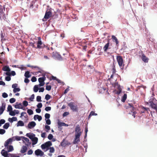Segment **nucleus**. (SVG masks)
Masks as SVG:
<instances>
[{
  "label": "nucleus",
  "mask_w": 157,
  "mask_h": 157,
  "mask_svg": "<svg viewBox=\"0 0 157 157\" xmlns=\"http://www.w3.org/2000/svg\"><path fill=\"white\" fill-rule=\"evenodd\" d=\"M46 124L48 125H50L51 124V121L49 119H45Z\"/></svg>",
  "instance_id": "51"
},
{
  "label": "nucleus",
  "mask_w": 157,
  "mask_h": 157,
  "mask_svg": "<svg viewBox=\"0 0 157 157\" xmlns=\"http://www.w3.org/2000/svg\"><path fill=\"white\" fill-rule=\"evenodd\" d=\"M149 104L150 103H157V100L153 96H151L148 101Z\"/></svg>",
  "instance_id": "15"
},
{
  "label": "nucleus",
  "mask_w": 157,
  "mask_h": 157,
  "mask_svg": "<svg viewBox=\"0 0 157 157\" xmlns=\"http://www.w3.org/2000/svg\"><path fill=\"white\" fill-rule=\"evenodd\" d=\"M35 155L37 156H42L44 155V152L40 149H37L34 152Z\"/></svg>",
  "instance_id": "10"
},
{
  "label": "nucleus",
  "mask_w": 157,
  "mask_h": 157,
  "mask_svg": "<svg viewBox=\"0 0 157 157\" xmlns=\"http://www.w3.org/2000/svg\"><path fill=\"white\" fill-rule=\"evenodd\" d=\"M81 128L79 125L78 124L76 125L75 128V135L77 134V133H79L81 135Z\"/></svg>",
  "instance_id": "14"
},
{
  "label": "nucleus",
  "mask_w": 157,
  "mask_h": 157,
  "mask_svg": "<svg viewBox=\"0 0 157 157\" xmlns=\"http://www.w3.org/2000/svg\"><path fill=\"white\" fill-rule=\"evenodd\" d=\"M117 60L120 67L123 68L124 65L123 64V59L122 57L120 56H117Z\"/></svg>",
  "instance_id": "5"
},
{
  "label": "nucleus",
  "mask_w": 157,
  "mask_h": 157,
  "mask_svg": "<svg viewBox=\"0 0 157 157\" xmlns=\"http://www.w3.org/2000/svg\"><path fill=\"white\" fill-rule=\"evenodd\" d=\"M149 105L152 109L157 111V103H150Z\"/></svg>",
  "instance_id": "19"
},
{
  "label": "nucleus",
  "mask_w": 157,
  "mask_h": 157,
  "mask_svg": "<svg viewBox=\"0 0 157 157\" xmlns=\"http://www.w3.org/2000/svg\"><path fill=\"white\" fill-rule=\"evenodd\" d=\"M50 151L49 152L50 153H53L54 152L55 149L53 147H49Z\"/></svg>",
  "instance_id": "49"
},
{
  "label": "nucleus",
  "mask_w": 157,
  "mask_h": 157,
  "mask_svg": "<svg viewBox=\"0 0 157 157\" xmlns=\"http://www.w3.org/2000/svg\"><path fill=\"white\" fill-rule=\"evenodd\" d=\"M48 125H45V128L46 129V131L47 132H48L50 129V126Z\"/></svg>",
  "instance_id": "42"
},
{
  "label": "nucleus",
  "mask_w": 157,
  "mask_h": 157,
  "mask_svg": "<svg viewBox=\"0 0 157 157\" xmlns=\"http://www.w3.org/2000/svg\"><path fill=\"white\" fill-rule=\"evenodd\" d=\"M14 138V137H12L11 138H10L7 140L5 142L4 144V146L6 147H7L8 146V144H9L11 143L13 140H13Z\"/></svg>",
  "instance_id": "11"
},
{
  "label": "nucleus",
  "mask_w": 157,
  "mask_h": 157,
  "mask_svg": "<svg viewBox=\"0 0 157 157\" xmlns=\"http://www.w3.org/2000/svg\"><path fill=\"white\" fill-rule=\"evenodd\" d=\"M6 132L5 130L3 129L0 128V134L3 135Z\"/></svg>",
  "instance_id": "52"
},
{
  "label": "nucleus",
  "mask_w": 157,
  "mask_h": 157,
  "mask_svg": "<svg viewBox=\"0 0 157 157\" xmlns=\"http://www.w3.org/2000/svg\"><path fill=\"white\" fill-rule=\"evenodd\" d=\"M44 117L45 119H49L50 117V115L49 113H46L45 114Z\"/></svg>",
  "instance_id": "45"
},
{
  "label": "nucleus",
  "mask_w": 157,
  "mask_h": 157,
  "mask_svg": "<svg viewBox=\"0 0 157 157\" xmlns=\"http://www.w3.org/2000/svg\"><path fill=\"white\" fill-rule=\"evenodd\" d=\"M52 86L51 85H47L46 87V90L48 91H50L51 90Z\"/></svg>",
  "instance_id": "54"
},
{
  "label": "nucleus",
  "mask_w": 157,
  "mask_h": 157,
  "mask_svg": "<svg viewBox=\"0 0 157 157\" xmlns=\"http://www.w3.org/2000/svg\"><path fill=\"white\" fill-rule=\"evenodd\" d=\"M71 143L69 142L67 140H66L65 139H63L60 143V145L63 147H65L67 145H71Z\"/></svg>",
  "instance_id": "7"
},
{
  "label": "nucleus",
  "mask_w": 157,
  "mask_h": 157,
  "mask_svg": "<svg viewBox=\"0 0 157 157\" xmlns=\"http://www.w3.org/2000/svg\"><path fill=\"white\" fill-rule=\"evenodd\" d=\"M127 98V95L126 94H124L122 97L121 99V101L123 102H125Z\"/></svg>",
  "instance_id": "30"
},
{
  "label": "nucleus",
  "mask_w": 157,
  "mask_h": 157,
  "mask_svg": "<svg viewBox=\"0 0 157 157\" xmlns=\"http://www.w3.org/2000/svg\"><path fill=\"white\" fill-rule=\"evenodd\" d=\"M16 100L15 98H12L10 99L9 101L10 103H13L15 102Z\"/></svg>",
  "instance_id": "47"
},
{
  "label": "nucleus",
  "mask_w": 157,
  "mask_h": 157,
  "mask_svg": "<svg viewBox=\"0 0 157 157\" xmlns=\"http://www.w3.org/2000/svg\"><path fill=\"white\" fill-rule=\"evenodd\" d=\"M51 8L50 9L48 10L45 13L44 18L45 19H48L52 15V13L51 11Z\"/></svg>",
  "instance_id": "9"
},
{
  "label": "nucleus",
  "mask_w": 157,
  "mask_h": 157,
  "mask_svg": "<svg viewBox=\"0 0 157 157\" xmlns=\"http://www.w3.org/2000/svg\"><path fill=\"white\" fill-rule=\"evenodd\" d=\"M2 70L3 71L6 72H10L11 71V69L8 65H6L3 66L2 68Z\"/></svg>",
  "instance_id": "16"
},
{
  "label": "nucleus",
  "mask_w": 157,
  "mask_h": 157,
  "mask_svg": "<svg viewBox=\"0 0 157 157\" xmlns=\"http://www.w3.org/2000/svg\"><path fill=\"white\" fill-rule=\"evenodd\" d=\"M22 137V139L25 140L27 142H28L29 144H26V145L27 146H29V145H30L31 144V142H29V140L27 138L25 137L24 136H23Z\"/></svg>",
  "instance_id": "31"
},
{
  "label": "nucleus",
  "mask_w": 157,
  "mask_h": 157,
  "mask_svg": "<svg viewBox=\"0 0 157 157\" xmlns=\"http://www.w3.org/2000/svg\"><path fill=\"white\" fill-rule=\"evenodd\" d=\"M80 134L79 133H77V134L75 135V139L73 142V144H77L80 141Z\"/></svg>",
  "instance_id": "6"
},
{
  "label": "nucleus",
  "mask_w": 157,
  "mask_h": 157,
  "mask_svg": "<svg viewBox=\"0 0 157 157\" xmlns=\"http://www.w3.org/2000/svg\"><path fill=\"white\" fill-rule=\"evenodd\" d=\"M16 109H23L22 105L21 103H18L17 102L16 103V104L14 106Z\"/></svg>",
  "instance_id": "18"
},
{
  "label": "nucleus",
  "mask_w": 157,
  "mask_h": 157,
  "mask_svg": "<svg viewBox=\"0 0 157 157\" xmlns=\"http://www.w3.org/2000/svg\"><path fill=\"white\" fill-rule=\"evenodd\" d=\"M40 38V37H39ZM42 43L40 40H38L37 42V46L36 47V48H41V45L42 44Z\"/></svg>",
  "instance_id": "28"
},
{
  "label": "nucleus",
  "mask_w": 157,
  "mask_h": 157,
  "mask_svg": "<svg viewBox=\"0 0 157 157\" xmlns=\"http://www.w3.org/2000/svg\"><path fill=\"white\" fill-rule=\"evenodd\" d=\"M35 0H33L30 3V6H29V9H32L33 8V5L35 3Z\"/></svg>",
  "instance_id": "36"
},
{
  "label": "nucleus",
  "mask_w": 157,
  "mask_h": 157,
  "mask_svg": "<svg viewBox=\"0 0 157 157\" xmlns=\"http://www.w3.org/2000/svg\"><path fill=\"white\" fill-rule=\"evenodd\" d=\"M53 138V135L51 134H50L48 135V139L50 140H52Z\"/></svg>",
  "instance_id": "50"
},
{
  "label": "nucleus",
  "mask_w": 157,
  "mask_h": 157,
  "mask_svg": "<svg viewBox=\"0 0 157 157\" xmlns=\"http://www.w3.org/2000/svg\"><path fill=\"white\" fill-rule=\"evenodd\" d=\"M7 148H8L7 151L9 152L12 151L14 150L13 147L12 145L8 146Z\"/></svg>",
  "instance_id": "32"
},
{
  "label": "nucleus",
  "mask_w": 157,
  "mask_h": 157,
  "mask_svg": "<svg viewBox=\"0 0 157 157\" xmlns=\"http://www.w3.org/2000/svg\"><path fill=\"white\" fill-rule=\"evenodd\" d=\"M24 76L26 78H29L31 76V75L30 74V72L28 71H26L24 74Z\"/></svg>",
  "instance_id": "29"
},
{
  "label": "nucleus",
  "mask_w": 157,
  "mask_h": 157,
  "mask_svg": "<svg viewBox=\"0 0 157 157\" xmlns=\"http://www.w3.org/2000/svg\"><path fill=\"white\" fill-rule=\"evenodd\" d=\"M52 145L51 142L50 141H47L41 146V147L42 150H44L45 152L47 151L49 149V147Z\"/></svg>",
  "instance_id": "2"
},
{
  "label": "nucleus",
  "mask_w": 157,
  "mask_h": 157,
  "mask_svg": "<svg viewBox=\"0 0 157 157\" xmlns=\"http://www.w3.org/2000/svg\"><path fill=\"white\" fill-rule=\"evenodd\" d=\"M36 107L38 108H41L42 107V104L40 102L38 103L36 105Z\"/></svg>",
  "instance_id": "55"
},
{
  "label": "nucleus",
  "mask_w": 157,
  "mask_h": 157,
  "mask_svg": "<svg viewBox=\"0 0 157 157\" xmlns=\"http://www.w3.org/2000/svg\"><path fill=\"white\" fill-rule=\"evenodd\" d=\"M20 90V89L19 88L17 87L15 89H13V91L14 93H16L17 92H19Z\"/></svg>",
  "instance_id": "46"
},
{
  "label": "nucleus",
  "mask_w": 157,
  "mask_h": 157,
  "mask_svg": "<svg viewBox=\"0 0 157 157\" xmlns=\"http://www.w3.org/2000/svg\"><path fill=\"white\" fill-rule=\"evenodd\" d=\"M9 155L11 157H20L19 156H16V155L13 154H9Z\"/></svg>",
  "instance_id": "64"
},
{
  "label": "nucleus",
  "mask_w": 157,
  "mask_h": 157,
  "mask_svg": "<svg viewBox=\"0 0 157 157\" xmlns=\"http://www.w3.org/2000/svg\"><path fill=\"white\" fill-rule=\"evenodd\" d=\"M6 104L5 102L2 103L1 106V107L0 109L4 110L6 108Z\"/></svg>",
  "instance_id": "37"
},
{
  "label": "nucleus",
  "mask_w": 157,
  "mask_h": 157,
  "mask_svg": "<svg viewBox=\"0 0 157 157\" xmlns=\"http://www.w3.org/2000/svg\"><path fill=\"white\" fill-rule=\"evenodd\" d=\"M26 136L31 140L35 136V135L34 134L31 133H27L26 134Z\"/></svg>",
  "instance_id": "21"
},
{
  "label": "nucleus",
  "mask_w": 157,
  "mask_h": 157,
  "mask_svg": "<svg viewBox=\"0 0 157 157\" xmlns=\"http://www.w3.org/2000/svg\"><path fill=\"white\" fill-rule=\"evenodd\" d=\"M24 125V123L21 120L18 121L17 123L16 124V126L17 127L23 126Z\"/></svg>",
  "instance_id": "25"
},
{
  "label": "nucleus",
  "mask_w": 157,
  "mask_h": 157,
  "mask_svg": "<svg viewBox=\"0 0 157 157\" xmlns=\"http://www.w3.org/2000/svg\"><path fill=\"white\" fill-rule=\"evenodd\" d=\"M9 115L10 116H15V113L13 110H12L9 112Z\"/></svg>",
  "instance_id": "56"
},
{
  "label": "nucleus",
  "mask_w": 157,
  "mask_h": 157,
  "mask_svg": "<svg viewBox=\"0 0 157 157\" xmlns=\"http://www.w3.org/2000/svg\"><path fill=\"white\" fill-rule=\"evenodd\" d=\"M51 98V96L49 94H47L45 95V99L47 100H48Z\"/></svg>",
  "instance_id": "43"
},
{
  "label": "nucleus",
  "mask_w": 157,
  "mask_h": 157,
  "mask_svg": "<svg viewBox=\"0 0 157 157\" xmlns=\"http://www.w3.org/2000/svg\"><path fill=\"white\" fill-rule=\"evenodd\" d=\"M18 86V84L17 83L13 84L12 86V87L13 89H15L17 88Z\"/></svg>",
  "instance_id": "60"
},
{
  "label": "nucleus",
  "mask_w": 157,
  "mask_h": 157,
  "mask_svg": "<svg viewBox=\"0 0 157 157\" xmlns=\"http://www.w3.org/2000/svg\"><path fill=\"white\" fill-rule=\"evenodd\" d=\"M64 122H60L59 120L58 122V127H61L62 126H64Z\"/></svg>",
  "instance_id": "38"
},
{
  "label": "nucleus",
  "mask_w": 157,
  "mask_h": 157,
  "mask_svg": "<svg viewBox=\"0 0 157 157\" xmlns=\"http://www.w3.org/2000/svg\"><path fill=\"white\" fill-rule=\"evenodd\" d=\"M51 107L50 106L46 107L45 108V110L46 111H48L51 110Z\"/></svg>",
  "instance_id": "59"
},
{
  "label": "nucleus",
  "mask_w": 157,
  "mask_h": 157,
  "mask_svg": "<svg viewBox=\"0 0 157 157\" xmlns=\"http://www.w3.org/2000/svg\"><path fill=\"white\" fill-rule=\"evenodd\" d=\"M23 136H13L14 138H15V140H16L17 141H20L21 140V139H22V137Z\"/></svg>",
  "instance_id": "35"
},
{
  "label": "nucleus",
  "mask_w": 157,
  "mask_h": 157,
  "mask_svg": "<svg viewBox=\"0 0 157 157\" xmlns=\"http://www.w3.org/2000/svg\"><path fill=\"white\" fill-rule=\"evenodd\" d=\"M35 95L34 94H32L29 98V100L30 101H33V100L34 98Z\"/></svg>",
  "instance_id": "58"
},
{
  "label": "nucleus",
  "mask_w": 157,
  "mask_h": 157,
  "mask_svg": "<svg viewBox=\"0 0 157 157\" xmlns=\"http://www.w3.org/2000/svg\"><path fill=\"white\" fill-rule=\"evenodd\" d=\"M22 104L24 106L26 107L28 105V103L27 101L25 100L23 101Z\"/></svg>",
  "instance_id": "41"
},
{
  "label": "nucleus",
  "mask_w": 157,
  "mask_h": 157,
  "mask_svg": "<svg viewBox=\"0 0 157 157\" xmlns=\"http://www.w3.org/2000/svg\"><path fill=\"white\" fill-rule=\"evenodd\" d=\"M37 80L35 76H33L31 78V81L33 82H35Z\"/></svg>",
  "instance_id": "57"
},
{
  "label": "nucleus",
  "mask_w": 157,
  "mask_h": 157,
  "mask_svg": "<svg viewBox=\"0 0 157 157\" xmlns=\"http://www.w3.org/2000/svg\"><path fill=\"white\" fill-rule=\"evenodd\" d=\"M36 123L35 121H30L29 122L28 125L26 126V127L29 129H31L34 128L36 125Z\"/></svg>",
  "instance_id": "8"
},
{
  "label": "nucleus",
  "mask_w": 157,
  "mask_h": 157,
  "mask_svg": "<svg viewBox=\"0 0 157 157\" xmlns=\"http://www.w3.org/2000/svg\"><path fill=\"white\" fill-rule=\"evenodd\" d=\"M27 150V147L25 146H23L22 147L20 152L22 153H24Z\"/></svg>",
  "instance_id": "26"
},
{
  "label": "nucleus",
  "mask_w": 157,
  "mask_h": 157,
  "mask_svg": "<svg viewBox=\"0 0 157 157\" xmlns=\"http://www.w3.org/2000/svg\"><path fill=\"white\" fill-rule=\"evenodd\" d=\"M27 112L29 115H31L33 114V111L31 109H29L27 110Z\"/></svg>",
  "instance_id": "39"
},
{
  "label": "nucleus",
  "mask_w": 157,
  "mask_h": 157,
  "mask_svg": "<svg viewBox=\"0 0 157 157\" xmlns=\"http://www.w3.org/2000/svg\"><path fill=\"white\" fill-rule=\"evenodd\" d=\"M54 80L56 81L59 83H61L63 85H64V83L62 81L59 79L57 78L56 77L52 75L51 78H50V80Z\"/></svg>",
  "instance_id": "13"
},
{
  "label": "nucleus",
  "mask_w": 157,
  "mask_h": 157,
  "mask_svg": "<svg viewBox=\"0 0 157 157\" xmlns=\"http://www.w3.org/2000/svg\"><path fill=\"white\" fill-rule=\"evenodd\" d=\"M39 82V86H44L45 84V82H44L43 81L41 82Z\"/></svg>",
  "instance_id": "63"
},
{
  "label": "nucleus",
  "mask_w": 157,
  "mask_h": 157,
  "mask_svg": "<svg viewBox=\"0 0 157 157\" xmlns=\"http://www.w3.org/2000/svg\"><path fill=\"white\" fill-rule=\"evenodd\" d=\"M31 140L32 141V144L33 146L37 143L38 139L37 137L35 136V137L31 139Z\"/></svg>",
  "instance_id": "20"
},
{
  "label": "nucleus",
  "mask_w": 157,
  "mask_h": 157,
  "mask_svg": "<svg viewBox=\"0 0 157 157\" xmlns=\"http://www.w3.org/2000/svg\"><path fill=\"white\" fill-rule=\"evenodd\" d=\"M141 59L144 62L147 63L148 61V58L146 57L144 54L142 55Z\"/></svg>",
  "instance_id": "24"
},
{
  "label": "nucleus",
  "mask_w": 157,
  "mask_h": 157,
  "mask_svg": "<svg viewBox=\"0 0 157 157\" xmlns=\"http://www.w3.org/2000/svg\"><path fill=\"white\" fill-rule=\"evenodd\" d=\"M12 110L13 108L12 107V106L10 105H8L7 109V111L9 112H10Z\"/></svg>",
  "instance_id": "40"
},
{
  "label": "nucleus",
  "mask_w": 157,
  "mask_h": 157,
  "mask_svg": "<svg viewBox=\"0 0 157 157\" xmlns=\"http://www.w3.org/2000/svg\"><path fill=\"white\" fill-rule=\"evenodd\" d=\"M149 110V108L142 106L141 108L140 112L141 113H148Z\"/></svg>",
  "instance_id": "12"
},
{
  "label": "nucleus",
  "mask_w": 157,
  "mask_h": 157,
  "mask_svg": "<svg viewBox=\"0 0 157 157\" xmlns=\"http://www.w3.org/2000/svg\"><path fill=\"white\" fill-rule=\"evenodd\" d=\"M10 123L9 122H7L3 126V128L4 129H7L10 126Z\"/></svg>",
  "instance_id": "34"
},
{
  "label": "nucleus",
  "mask_w": 157,
  "mask_h": 157,
  "mask_svg": "<svg viewBox=\"0 0 157 157\" xmlns=\"http://www.w3.org/2000/svg\"><path fill=\"white\" fill-rule=\"evenodd\" d=\"M8 152L7 151H5L4 149H2L1 151V154L4 156H5L6 155H9L11 153H8Z\"/></svg>",
  "instance_id": "22"
},
{
  "label": "nucleus",
  "mask_w": 157,
  "mask_h": 157,
  "mask_svg": "<svg viewBox=\"0 0 157 157\" xmlns=\"http://www.w3.org/2000/svg\"><path fill=\"white\" fill-rule=\"evenodd\" d=\"M2 97L4 98H6L8 97V94L5 92H4L2 94Z\"/></svg>",
  "instance_id": "53"
},
{
  "label": "nucleus",
  "mask_w": 157,
  "mask_h": 157,
  "mask_svg": "<svg viewBox=\"0 0 157 157\" xmlns=\"http://www.w3.org/2000/svg\"><path fill=\"white\" fill-rule=\"evenodd\" d=\"M52 57L55 59L60 61L63 60V58L61 55L59 53L56 52H53Z\"/></svg>",
  "instance_id": "4"
},
{
  "label": "nucleus",
  "mask_w": 157,
  "mask_h": 157,
  "mask_svg": "<svg viewBox=\"0 0 157 157\" xmlns=\"http://www.w3.org/2000/svg\"><path fill=\"white\" fill-rule=\"evenodd\" d=\"M124 107L126 109H129L131 111V113L129 112V114H131V113H132V116L134 118L135 117V115L136 113V112L135 111L136 109L132 104L128 103L127 105H125Z\"/></svg>",
  "instance_id": "1"
},
{
  "label": "nucleus",
  "mask_w": 157,
  "mask_h": 157,
  "mask_svg": "<svg viewBox=\"0 0 157 157\" xmlns=\"http://www.w3.org/2000/svg\"><path fill=\"white\" fill-rule=\"evenodd\" d=\"M109 46V41L105 45L104 47H103V49L105 52H106L107 51Z\"/></svg>",
  "instance_id": "27"
},
{
  "label": "nucleus",
  "mask_w": 157,
  "mask_h": 157,
  "mask_svg": "<svg viewBox=\"0 0 157 157\" xmlns=\"http://www.w3.org/2000/svg\"><path fill=\"white\" fill-rule=\"evenodd\" d=\"M39 90V86L38 85H35L33 87V91L35 92H37Z\"/></svg>",
  "instance_id": "33"
},
{
  "label": "nucleus",
  "mask_w": 157,
  "mask_h": 157,
  "mask_svg": "<svg viewBox=\"0 0 157 157\" xmlns=\"http://www.w3.org/2000/svg\"><path fill=\"white\" fill-rule=\"evenodd\" d=\"M33 151L32 149H30L27 152V154L28 155H31L33 153Z\"/></svg>",
  "instance_id": "61"
},
{
  "label": "nucleus",
  "mask_w": 157,
  "mask_h": 157,
  "mask_svg": "<svg viewBox=\"0 0 157 157\" xmlns=\"http://www.w3.org/2000/svg\"><path fill=\"white\" fill-rule=\"evenodd\" d=\"M37 119H38L39 121H40L42 119V117L41 116L37 115Z\"/></svg>",
  "instance_id": "62"
},
{
  "label": "nucleus",
  "mask_w": 157,
  "mask_h": 157,
  "mask_svg": "<svg viewBox=\"0 0 157 157\" xmlns=\"http://www.w3.org/2000/svg\"><path fill=\"white\" fill-rule=\"evenodd\" d=\"M4 74L6 75L7 76H6L5 78L6 80L7 81H9L11 80L10 75L8 72H4Z\"/></svg>",
  "instance_id": "17"
},
{
  "label": "nucleus",
  "mask_w": 157,
  "mask_h": 157,
  "mask_svg": "<svg viewBox=\"0 0 157 157\" xmlns=\"http://www.w3.org/2000/svg\"><path fill=\"white\" fill-rule=\"evenodd\" d=\"M68 105L70 107L71 109L73 111L76 112H78V107L77 105H75V102H70L68 103Z\"/></svg>",
  "instance_id": "3"
},
{
  "label": "nucleus",
  "mask_w": 157,
  "mask_h": 157,
  "mask_svg": "<svg viewBox=\"0 0 157 157\" xmlns=\"http://www.w3.org/2000/svg\"><path fill=\"white\" fill-rule=\"evenodd\" d=\"M112 39L114 42H115L116 43V45L117 46L118 45L119 41L117 38L115 36L113 35L112 36Z\"/></svg>",
  "instance_id": "23"
},
{
  "label": "nucleus",
  "mask_w": 157,
  "mask_h": 157,
  "mask_svg": "<svg viewBox=\"0 0 157 157\" xmlns=\"http://www.w3.org/2000/svg\"><path fill=\"white\" fill-rule=\"evenodd\" d=\"M36 101L37 102H41L42 101L41 97L40 96H37L36 98Z\"/></svg>",
  "instance_id": "44"
},
{
  "label": "nucleus",
  "mask_w": 157,
  "mask_h": 157,
  "mask_svg": "<svg viewBox=\"0 0 157 157\" xmlns=\"http://www.w3.org/2000/svg\"><path fill=\"white\" fill-rule=\"evenodd\" d=\"M6 122L5 120L4 119H1L0 120V127H1L2 124L5 123Z\"/></svg>",
  "instance_id": "48"
}]
</instances>
